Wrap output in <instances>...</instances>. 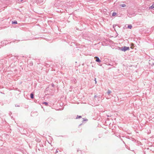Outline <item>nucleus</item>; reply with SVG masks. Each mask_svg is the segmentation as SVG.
Wrapping results in <instances>:
<instances>
[{"mask_svg": "<svg viewBox=\"0 0 154 154\" xmlns=\"http://www.w3.org/2000/svg\"><path fill=\"white\" fill-rule=\"evenodd\" d=\"M129 49V47H127L126 46H124L122 49V51H125L127 50H128Z\"/></svg>", "mask_w": 154, "mask_h": 154, "instance_id": "f257e3e1", "label": "nucleus"}, {"mask_svg": "<svg viewBox=\"0 0 154 154\" xmlns=\"http://www.w3.org/2000/svg\"><path fill=\"white\" fill-rule=\"evenodd\" d=\"M95 58H96V61L97 62H100L101 61L100 60L99 58L97 57H95Z\"/></svg>", "mask_w": 154, "mask_h": 154, "instance_id": "f03ea898", "label": "nucleus"}, {"mask_svg": "<svg viewBox=\"0 0 154 154\" xmlns=\"http://www.w3.org/2000/svg\"><path fill=\"white\" fill-rule=\"evenodd\" d=\"M120 6L122 7H125L126 6V5L125 4H122L120 5Z\"/></svg>", "mask_w": 154, "mask_h": 154, "instance_id": "7ed1b4c3", "label": "nucleus"}, {"mask_svg": "<svg viewBox=\"0 0 154 154\" xmlns=\"http://www.w3.org/2000/svg\"><path fill=\"white\" fill-rule=\"evenodd\" d=\"M154 8V4H153L151 6L149 7L150 9H152Z\"/></svg>", "mask_w": 154, "mask_h": 154, "instance_id": "20e7f679", "label": "nucleus"}, {"mask_svg": "<svg viewBox=\"0 0 154 154\" xmlns=\"http://www.w3.org/2000/svg\"><path fill=\"white\" fill-rule=\"evenodd\" d=\"M111 91L110 90H108L107 92V93L108 94H109L110 93H111Z\"/></svg>", "mask_w": 154, "mask_h": 154, "instance_id": "39448f33", "label": "nucleus"}, {"mask_svg": "<svg viewBox=\"0 0 154 154\" xmlns=\"http://www.w3.org/2000/svg\"><path fill=\"white\" fill-rule=\"evenodd\" d=\"M128 28L131 29L132 28V26L131 25H128Z\"/></svg>", "mask_w": 154, "mask_h": 154, "instance_id": "423d86ee", "label": "nucleus"}, {"mask_svg": "<svg viewBox=\"0 0 154 154\" xmlns=\"http://www.w3.org/2000/svg\"><path fill=\"white\" fill-rule=\"evenodd\" d=\"M116 13L114 12L112 13V16H115V15H116Z\"/></svg>", "mask_w": 154, "mask_h": 154, "instance_id": "0eeeda50", "label": "nucleus"}, {"mask_svg": "<svg viewBox=\"0 0 154 154\" xmlns=\"http://www.w3.org/2000/svg\"><path fill=\"white\" fill-rule=\"evenodd\" d=\"M30 97L31 98H33V95L32 94H30Z\"/></svg>", "mask_w": 154, "mask_h": 154, "instance_id": "6e6552de", "label": "nucleus"}, {"mask_svg": "<svg viewBox=\"0 0 154 154\" xmlns=\"http://www.w3.org/2000/svg\"><path fill=\"white\" fill-rule=\"evenodd\" d=\"M12 24H17V21L12 22Z\"/></svg>", "mask_w": 154, "mask_h": 154, "instance_id": "1a4fd4ad", "label": "nucleus"}, {"mask_svg": "<svg viewBox=\"0 0 154 154\" xmlns=\"http://www.w3.org/2000/svg\"><path fill=\"white\" fill-rule=\"evenodd\" d=\"M81 117H81V116H77V117H76V119H79V118H81Z\"/></svg>", "mask_w": 154, "mask_h": 154, "instance_id": "9d476101", "label": "nucleus"}, {"mask_svg": "<svg viewBox=\"0 0 154 154\" xmlns=\"http://www.w3.org/2000/svg\"><path fill=\"white\" fill-rule=\"evenodd\" d=\"M43 103L45 104L46 105H48V103L47 102H44Z\"/></svg>", "mask_w": 154, "mask_h": 154, "instance_id": "9b49d317", "label": "nucleus"}, {"mask_svg": "<svg viewBox=\"0 0 154 154\" xmlns=\"http://www.w3.org/2000/svg\"><path fill=\"white\" fill-rule=\"evenodd\" d=\"M23 1V0H18V1L19 3H21Z\"/></svg>", "mask_w": 154, "mask_h": 154, "instance_id": "f8f14e48", "label": "nucleus"}, {"mask_svg": "<svg viewBox=\"0 0 154 154\" xmlns=\"http://www.w3.org/2000/svg\"><path fill=\"white\" fill-rule=\"evenodd\" d=\"M94 80H95V83L96 84H97V81H96V78H95V79Z\"/></svg>", "mask_w": 154, "mask_h": 154, "instance_id": "ddd939ff", "label": "nucleus"}, {"mask_svg": "<svg viewBox=\"0 0 154 154\" xmlns=\"http://www.w3.org/2000/svg\"><path fill=\"white\" fill-rule=\"evenodd\" d=\"M97 97V95H94V97L96 98V97Z\"/></svg>", "mask_w": 154, "mask_h": 154, "instance_id": "4468645a", "label": "nucleus"}, {"mask_svg": "<svg viewBox=\"0 0 154 154\" xmlns=\"http://www.w3.org/2000/svg\"><path fill=\"white\" fill-rule=\"evenodd\" d=\"M88 120L87 119H85V120H84V121H87Z\"/></svg>", "mask_w": 154, "mask_h": 154, "instance_id": "2eb2a0df", "label": "nucleus"}, {"mask_svg": "<svg viewBox=\"0 0 154 154\" xmlns=\"http://www.w3.org/2000/svg\"><path fill=\"white\" fill-rule=\"evenodd\" d=\"M52 86L53 87H54V85H52Z\"/></svg>", "mask_w": 154, "mask_h": 154, "instance_id": "dca6fc26", "label": "nucleus"}, {"mask_svg": "<svg viewBox=\"0 0 154 154\" xmlns=\"http://www.w3.org/2000/svg\"><path fill=\"white\" fill-rule=\"evenodd\" d=\"M58 152V151H56V152Z\"/></svg>", "mask_w": 154, "mask_h": 154, "instance_id": "f3484780", "label": "nucleus"}]
</instances>
